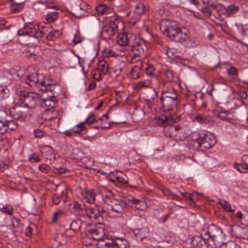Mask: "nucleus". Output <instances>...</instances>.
I'll return each instance as SVG.
<instances>
[{"mask_svg":"<svg viewBox=\"0 0 248 248\" xmlns=\"http://www.w3.org/2000/svg\"><path fill=\"white\" fill-rule=\"evenodd\" d=\"M202 234L208 239V245L212 248L217 247L224 243L225 234L219 227L215 224L209 225L202 230Z\"/></svg>","mask_w":248,"mask_h":248,"instance_id":"obj_1","label":"nucleus"},{"mask_svg":"<svg viewBox=\"0 0 248 248\" xmlns=\"http://www.w3.org/2000/svg\"><path fill=\"white\" fill-rule=\"evenodd\" d=\"M45 26L43 25H36L33 22H28L24 27L18 30L19 36L27 35L38 39L43 37L46 34Z\"/></svg>","mask_w":248,"mask_h":248,"instance_id":"obj_2","label":"nucleus"},{"mask_svg":"<svg viewBox=\"0 0 248 248\" xmlns=\"http://www.w3.org/2000/svg\"><path fill=\"white\" fill-rule=\"evenodd\" d=\"M121 17L112 16L102 27L101 36L103 39L108 40L115 35L118 31V26L121 23Z\"/></svg>","mask_w":248,"mask_h":248,"instance_id":"obj_3","label":"nucleus"},{"mask_svg":"<svg viewBox=\"0 0 248 248\" xmlns=\"http://www.w3.org/2000/svg\"><path fill=\"white\" fill-rule=\"evenodd\" d=\"M16 93L20 96L19 99L23 101L26 104L25 107H28V104L34 105L35 103L36 100H38L39 103L43 108L46 106V99L42 98V94H36L32 92H28L25 90H22L20 89L16 90Z\"/></svg>","mask_w":248,"mask_h":248,"instance_id":"obj_4","label":"nucleus"},{"mask_svg":"<svg viewBox=\"0 0 248 248\" xmlns=\"http://www.w3.org/2000/svg\"><path fill=\"white\" fill-rule=\"evenodd\" d=\"M159 28L163 34L170 38L179 28L175 21L163 19L159 24Z\"/></svg>","mask_w":248,"mask_h":248,"instance_id":"obj_5","label":"nucleus"},{"mask_svg":"<svg viewBox=\"0 0 248 248\" xmlns=\"http://www.w3.org/2000/svg\"><path fill=\"white\" fill-rule=\"evenodd\" d=\"M50 184L52 186L53 189H56V193L53 195L52 197L53 204L57 205L61 201H63L65 203L68 194L67 187L64 185H57L52 183Z\"/></svg>","mask_w":248,"mask_h":248,"instance_id":"obj_6","label":"nucleus"},{"mask_svg":"<svg viewBox=\"0 0 248 248\" xmlns=\"http://www.w3.org/2000/svg\"><path fill=\"white\" fill-rule=\"evenodd\" d=\"M30 109L21 106H17L10 109L11 116L21 122L25 121L31 116Z\"/></svg>","mask_w":248,"mask_h":248,"instance_id":"obj_7","label":"nucleus"},{"mask_svg":"<svg viewBox=\"0 0 248 248\" xmlns=\"http://www.w3.org/2000/svg\"><path fill=\"white\" fill-rule=\"evenodd\" d=\"M211 6L217 12H221L222 14L227 17L232 16L239 10V7L233 4L227 7H225L220 4H212Z\"/></svg>","mask_w":248,"mask_h":248,"instance_id":"obj_8","label":"nucleus"},{"mask_svg":"<svg viewBox=\"0 0 248 248\" xmlns=\"http://www.w3.org/2000/svg\"><path fill=\"white\" fill-rule=\"evenodd\" d=\"M189 248H202L204 246H208V239L202 234V230L200 235H195L188 239Z\"/></svg>","mask_w":248,"mask_h":248,"instance_id":"obj_9","label":"nucleus"},{"mask_svg":"<svg viewBox=\"0 0 248 248\" xmlns=\"http://www.w3.org/2000/svg\"><path fill=\"white\" fill-rule=\"evenodd\" d=\"M200 148L209 149L216 144V138L213 135L209 132L201 133Z\"/></svg>","mask_w":248,"mask_h":248,"instance_id":"obj_10","label":"nucleus"},{"mask_svg":"<svg viewBox=\"0 0 248 248\" xmlns=\"http://www.w3.org/2000/svg\"><path fill=\"white\" fill-rule=\"evenodd\" d=\"M48 152L49 157H47V159L50 160L51 164L56 170L55 172L59 173H65L66 170L62 167L61 164L58 163L60 160L59 155L54 153L51 147L47 146Z\"/></svg>","mask_w":248,"mask_h":248,"instance_id":"obj_11","label":"nucleus"},{"mask_svg":"<svg viewBox=\"0 0 248 248\" xmlns=\"http://www.w3.org/2000/svg\"><path fill=\"white\" fill-rule=\"evenodd\" d=\"M56 83L51 84L47 83V112L49 109L54 108L57 103L56 95L57 93L55 91Z\"/></svg>","mask_w":248,"mask_h":248,"instance_id":"obj_12","label":"nucleus"},{"mask_svg":"<svg viewBox=\"0 0 248 248\" xmlns=\"http://www.w3.org/2000/svg\"><path fill=\"white\" fill-rule=\"evenodd\" d=\"M174 129L173 135L174 136V140L177 141L185 140L191 134L190 129L188 127L176 125Z\"/></svg>","mask_w":248,"mask_h":248,"instance_id":"obj_13","label":"nucleus"},{"mask_svg":"<svg viewBox=\"0 0 248 248\" xmlns=\"http://www.w3.org/2000/svg\"><path fill=\"white\" fill-rule=\"evenodd\" d=\"M69 206L71 211L77 216L84 217L87 214V206L82 202H74Z\"/></svg>","mask_w":248,"mask_h":248,"instance_id":"obj_14","label":"nucleus"},{"mask_svg":"<svg viewBox=\"0 0 248 248\" xmlns=\"http://www.w3.org/2000/svg\"><path fill=\"white\" fill-rule=\"evenodd\" d=\"M189 38L188 30L186 28H179L175 33L170 38L177 42H184L187 41Z\"/></svg>","mask_w":248,"mask_h":248,"instance_id":"obj_15","label":"nucleus"},{"mask_svg":"<svg viewBox=\"0 0 248 248\" xmlns=\"http://www.w3.org/2000/svg\"><path fill=\"white\" fill-rule=\"evenodd\" d=\"M231 235L238 238L248 239V228L235 225L232 227Z\"/></svg>","mask_w":248,"mask_h":248,"instance_id":"obj_16","label":"nucleus"},{"mask_svg":"<svg viewBox=\"0 0 248 248\" xmlns=\"http://www.w3.org/2000/svg\"><path fill=\"white\" fill-rule=\"evenodd\" d=\"M88 235H91L92 239L98 241L104 236L105 233L103 228L98 226H93L86 229Z\"/></svg>","mask_w":248,"mask_h":248,"instance_id":"obj_17","label":"nucleus"},{"mask_svg":"<svg viewBox=\"0 0 248 248\" xmlns=\"http://www.w3.org/2000/svg\"><path fill=\"white\" fill-rule=\"evenodd\" d=\"M110 210L112 211L120 214L125 212L127 203L125 201L122 200H113L112 203L110 204Z\"/></svg>","mask_w":248,"mask_h":248,"instance_id":"obj_18","label":"nucleus"},{"mask_svg":"<svg viewBox=\"0 0 248 248\" xmlns=\"http://www.w3.org/2000/svg\"><path fill=\"white\" fill-rule=\"evenodd\" d=\"M160 101L162 107L165 111H170L173 110L177 106V99L164 97H160Z\"/></svg>","mask_w":248,"mask_h":248,"instance_id":"obj_19","label":"nucleus"},{"mask_svg":"<svg viewBox=\"0 0 248 248\" xmlns=\"http://www.w3.org/2000/svg\"><path fill=\"white\" fill-rule=\"evenodd\" d=\"M113 239L104 236L97 241L96 246L98 248H113Z\"/></svg>","mask_w":248,"mask_h":248,"instance_id":"obj_20","label":"nucleus"},{"mask_svg":"<svg viewBox=\"0 0 248 248\" xmlns=\"http://www.w3.org/2000/svg\"><path fill=\"white\" fill-rule=\"evenodd\" d=\"M133 233L138 240L142 241L149 236V232L147 228L144 227L141 229H136Z\"/></svg>","mask_w":248,"mask_h":248,"instance_id":"obj_21","label":"nucleus"},{"mask_svg":"<svg viewBox=\"0 0 248 248\" xmlns=\"http://www.w3.org/2000/svg\"><path fill=\"white\" fill-rule=\"evenodd\" d=\"M147 8L142 3H139L134 6V10L133 11L134 14V19L138 20L140 19V16L143 14Z\"/></svg>","mask_w":248,"mask_h":248,"instance_id":"obj_22","label":"nucleus"},{"mask_svg":"<svg viewBox=\"0 0 248 248\" xmlns=\"http://www.w3.org/2000/svg\"><path fill=\"white\" fill-rule=\"evenodd\" d=\"M110 174L115 178L116 182L122 184H127L128 179L126 175L120 171L111 172Z\"/></svg>","mask_w":248,"mask_h":248,"instance_id":"obj_23","label":"nucleus"},{"mask_svg":"<svg viewBox=\"0 0 248 248\" xmlns=\"http://www.w3.org/2000/svg\"><path fill=\"white\" fill-rule=\"evenodd\" d=\"M217 118L220 119L221 120L226 122H230L233 120L232 114L228 111H220L217 113L216 114Z\"/></svg>","mask_w":248,"mask_h":248,"instance_id":"obj_24","label":"nucleus"},{"mask_svg":"<svg viewBox=\"0 0 248 248\" xmlns=\"http://www.w3.org/2000/svg\"><path fill=\"white\" fill-rule=\"evenodd\" d=\"M87 214L91 218L97 219L100 217L99 210L98 209V206H94L93 207H87Z\"/></svg>","mask_w":248,"mask_h":248,"instance_id":"obj_25","label":"nucleus"},{"mask_svg":"<svg viewBox=\"0 0 248 248\" xmlns=\"http://www.w3.org/2000/svg\"><path fill=\"white\" fill-rule=\"evenodd\" d=\"M129 203L133 207L138 210H143L146 207V203L144 201L134 198L129 200Z\"/></svg>","mask_w":248,"mask_h":248,"instance_id":"obj_26","label":"nucleus"},{"mask_svg":"<svg viewBox=\"0 0 248 248\" xmlns=\"http://www.w3.org/2000/svg\"><path fill=\"white\" fill-rule=\"evenodd\" d=\"M113 240V248H126L128 245L126 239L123 238H116Z\"/></svg>","mask_w":248,"mask_h":248,"instance_id":"obj_27","label":"nucleus"},{"mask_svg":"<svg viewBox=\"0 0 248 248\" xmlns=\"http://www.w3.org/2000/svg\"><path fill=\"white\" fill-rule=\"evenodd\" d=\"M165 96L167 98L175 99H177L178 97L176 91L171 88L162 91L161 97H164Z\"/></svg>","mask_w":248,"mask_h":248,"instance_id":"obj_28","label":"nucleus"},{"mask_svg":"<svg viewBox=\"0 0 248 248\" xmlns=\"http://www.w3.org/2000/svg\"><path fill=\"white\" fill-rule=\"evenodd\" d=\"M83 198L89 203H93L95 201V194L92 190H85L82 192Z\"/></svg>","mask_w":248,"mask_h":248,"instance_id":"obj_29","label":"nucleus"},{"mask_svg":"<svg viewBox=\"0 0 248 248\" xmlns=\"http://www.w3.org/2000/svg\"><path fill=\"white\" fill-rule=\"evenodd\" d=\"M61 35V32L59 30H56L50 31L48 35H47V40H49L50 42H47V45H52L51 42L56 41L57 39L60 37Z\"/></svg>","mask_w":248,"mask_h":248,"instance_id":"obj_30","label":"nucleus"},{"mask_svg":"<svg viewBox=\"0 0 248 248\" xmlns=\"http://www.w3.org/2000/svg\"><path fill=\"white\" fill-rule=\"evenodd\" d=\"M170 118L169 117L162 115L160 117H155V124L159 126H166L170 124Z\"/></svg>","mask_w":248,"mask_h":248,"instance_id":"obj_31","label":"nucleus"},{"mask_svg":"<svg viewBox=\"0 0 248 248\" xmlns=\"http://www.w3.org/2000/svg\"><path fill=\"white\" fill-rule=\"evenodd\" d=\"M38 82V75L37 73L28 74L27 78L25 83L29 86H32L36 85Z\"/></svg>","mask_w":248,"mask_h":248,"instance_id":"obj_32","label":"nucleus"},{"mask_svg":"<svg viewBox=\"0 0 248 248\" xmlns=\"http://www.w3.org/2000/svg\"><path fill=\"white\" fill-rule=\"evenodd\" d=\"M81 222L79 220H73L70 224L69 230L73 232V234L71 235H74V233L79 232L80 230Z\"/></svg>","mask_w":248,"mask_h":248,"instance_id":"obj_33","label":"nucleus"},{"mask_svg":"<svg viewBox=\"0 0 248 248\" xmlns=\"http://www.w3.org/2000/svg\"><path fill=\"white\" fill-rule=\"evenodd\" d=\"M129 41L126 34L122 33L118 35L117 38V43L121 46H126L129 45Z\"/></svg>","mask_w":248,"mask_h":248,"instance_id":"obj_34","label":"nucleus"},{"mask_svg":"<svg viewBox=\"0 0 248 248\" xmlns=\"http://www.w3.org/2000/svg\"><path fill=\"white\" fill-rule=\"evenodd\" d=\"M132 50L135 57L140 56L144 51L141 44L138 42H136L135 44L132 46Z\"/></svg>","mask_w":248,"mask_h":248,"instance_id":"obj_35","label":"nucleus"},{"mask_svg":"<svg viewBox=\"0 0 248 248\" xmlns=\"http://www.w3.org/2000/svg\"><path fill=\"white\" fill-rule=\"evenodd\" d=\"M108 63L106 61L101 60L98 61V67L97 68L100 70L102 74H106L108 71Z\"/></svg>","mask_w":248,"mask_h":248,"instance_id":"obj_36","label":"nucleus"},{"mask_svg":"<svg viewBox=\"0 0 248 248\" xmlns=\"http://www.w3.org/2000/svg\"><path fill=\"white\" fill-rule=\"evenodd\" d=\"M9 96V91L5 86H0V101L5 100Z\"/></svg>","mask_w":248,"mask_h":248,"instance_id":"obj_37","label":"nucleus"},{"mask_svg":"<svg viewBox=\"0 0 248 248\" xmlns=\"http://www.w3.org/2000/svg\"><path fill=\"white\" fill-rule=\"evenodd\" d=\"M28 71L26 69H20L16 72V75L18 79L22 82H24L27 78Z\"/></svg>","mask_w":248,"mask_h":248,"instance_id":"obj_38","label":"nucleus"},{"mask_svg":"<svg viewBox=\"0 0 248 248\" xmlns=\"http://www.w3.org/2000/svg\"><path fill=\"white\" fill-rule=\"evenodd\" d=\"M102 198L106 203L110 205L112 203V201L116 199L113 198V194L110 191L103 193Z\"/></svg>","mask_w":248,"mask_h":248,"instance_id":"obj_39","label":"nucleus"},{"mask_svg":"<svg viewBox=\"0 0 248 248\" xmlns=\"http://www.w3.org/2000/svg\"><path fill=\"white\" fill-rule=\"evenodd\" d=\"M189 148L193 149H198L200 148V138L199 139H188Z\"/></svg>","mask_w":248,"mask_h":248,"instance_id":"obj_40","label":"nucleus"},{"mask_svg":"<svg viewBox=\"0 0 248 248\" xmlns=\"http://www.w3.org/2000/svg\"><path fill=\"white\" fill-rule=\"evenodd\" d=\"M13 231L14 233L20 232L22 231V225L18 219H16L12 223Z\"/></svg>","mask_w":248,"mask_h":248,"instance_id":"obj_41","label":"nucleus"},{"mask_svg":"<svg viewBox=\"0 0 248 248\" xmlns=\"http://www.w3.org/2000/svg\"><path fill=\"white\" fill-rule=\"evenodd\" d=\"M140 73L141 67L136 65L132 69L130 74L132 78L135 79H136L140 77Z\"/></svg>","mask_w":248,"mask_h":248,"instance_id":"obj_42","label":"nucleus"},{"mask_svg":"<svg viewBox=\"0 0 248 248\" xmlns=\"http://www.w3.org/2000/svg\"><path fill=\"white\" fill-rule=\"evenodd\" d=\"M6 129H9L10 130H15L18 127L17 123L13 120H6L4 121Z\"/></svg>","mask_w":248,"mask_h":248,"instance_id":"obj_43","label":"nucleus"},{"mask_svg":"<svg viewBox=\"0 0 248 248\" xmlns=\"http://www.w3.org/2000/svg\"><path fill=\"white\" fill-rule=\"evenodd\" d=\"M24 54L28 58L35 56V47L32 46H28L24 49Z\"/></svg>","mask_w":248,"mask_h":248,"instance_id":"obj_44","label":"nucleus"},{"mask_svg":"<svg viewBox=\"0 0 248 248\" xmlns=\"http://www.w3.org/2000/svg\"><path fill=\"white\" fill-rule=\"evenodd\" d=\"M235 168L241 173H246L248 171V166L243 162L235 163Z\"/></svg>","mask_w":248,"mask_h":248,"instance_id":"obj_45","label":"nucleus"},{"mask_svg":"<svg viewBox=\"0 0 248 248\" xmlns=\"http://www.w3.org/2000/svg\"><path fill=\"white\" fill-rule=\"evenodd\" d=\"M220 248H239L240 246L233 241L223 243L220 246Z\"/></svg>","mask_w":248,"mask_h":248,"instance_id":"obj_46","label":"nucleus"},{"mask_svg":"<svg viewBox=\"0 0 248 248\" xmlns=\"http://www.w3.org/2000/svg\"><path fill=\"white\" fill-rule=\"evenodd\" d=\"M85 124V121L84 122H81L80 123H79V124H78L77 126L78 127V128H80V130H74L73 129H72V131H66L64 132L65 134L67 136H71V133L73 132V133H79L80 131H82L83 129H84L85 128V127H84V124Z\"/></svg>","mask_w":248,"mask_h":248,"instance_id":"obj_47","label":"nucleus"},{"mask_svg":"<svg viewBox=\"0 0 248 248\" xmlns=\"http://www.w3.org/2000/svg\"><path fill=\"white\" fill-rule=\"evenodd\" d=\"M102 73V72L97 68L93 69L92 72V75L93 78L98 81L101 79Z\"/></svg>","mask_w":248,"mask_h":248,"instance_id":"obj_48","label":"nucleus"},{"mask_svg":"<svg viewBox=\"0 0 248 248\" xmlns=\"http://www.w3.org/2000/svg\"><path fill=\"white\" fill-rule=\"evenodd\" d=\"M219 204L222 208L227 211L233 212L234 210L232 209V207L229 203L225 201L219 202Z\"/></svg>","mask_w":248,"mask_h":248,"instance_id":"obj_49","label":"nucleus"},{"mask_svg":"<svg viewBox=\"0 0 248 248\" xmlns=\"http://www.w3.org/2000/svg\"><path fill=\"white\" fill-rule=\"evenodd\" d=\"M2 213L8 215L12 216L14 214V209L11 206H6L1 209Z\"/></svg>","mask_w":248,"mask_h":248,"instance_id":"obj_50","label":"nucleus"},{"mask_svg":"<svg viewBox=\"0 0 248 248\" xmlns=\"http://www.w3.org/2000/svg\"><path fill=\"white\" fill-rule=\"evenodd\" d=\"M49 14H53V15H48L47 14V22L50 23L51 22H54L58 17L59 13L57 12H50Z\"/></svg>","mask_w":248,"mask_h":248,"instance_id":"obj_51","label":"nucleus"},{"mask_svg":"<svg viewBox=\"0 0 248 248\" xmlns=\"http://www.w3.org/2000/svg\"><path fill=\"white\" fill-rule=\"evenodd\" d=\"M211 4L208 5L207 6H205L201 9V11L203 13L205 16L209 17L212 15V11L210 7L213 8L211 6Z\"/></svg>","mask_w":248,"mask_h":248,"instance_id":"obj_52","label":"nucleus"},{"mask_svg":"<svg viewBox=\"0 0 248 248\" xmlns=\"http://www.w3.org/2000/svg\"><path fill=\"white\" fill-rule=\"evenodd\" d=\"M227 74L229 76L235 78L238 76V72L235 67L232 66L227 70Z\"/></svg>","mask_w":248,"mask_h":248,"instance_id":"obj_53","label":"nucleus"},{"mask_svg":"<svg viewBox=\"0 0 248 248\" xmlns=\"http://www.w3.org/2000/svg\"><path fill=\"white\" fill-rule=\"evenodd\" d=\"M108 9V7L103 4L99 5L96 7V10L99 15L104 14L107 12Z\"/></svg>","mask_w":248,"mask_h":248,"instance_id":"obj_54","label":"nucleus"},{"mask_svg":"<svg viewBox=\"0 0 248 248\" xmlns=\"http://www.w3.org/2000/svg\"><path fill=\"white\" fill-rule=\"evenodd\" d=\"M97 122V120L95 119L94 115L93 113H90L85 120V124H87L89 125Z\"/></svg>","mask_w":248,"mask_h":248,"instance_id":"obj_55","label":"nucleus"},{"mask_svg":"<svg viewBox=\"0 0 248 248\" xmlns=\"http://www.w3.org/2000/svg\"><path fill=\"white\" fill-rule=\"evenodd\" d=\"M102 53L103 56L106 57H113L115 55V52L108 48H104L102 51Z\"/></svg>","mask_w":248,"mask_h":248,"instance_id":"obj_56","label":"nucleus"},{"mask_svg":"<svg viewBox=\"0 0 248 248\" xmlns=\"http://www.w3.org/2000/svg\"><path fill=\"white\" fill-rule=\"evenodd\" d=\"M180 193L186 199L189 200L192 202H195V199L194 198V195L193 194H191L189 193L188 192H180Z\"/></svg>","mask_w":248,"mask_h":248,"instance_id":"obj_57","label":"nucleus"},{"mask_svg":"<svg viewBox=\"0 0 248 248\" xmlns=\"http://www.w3.org/2000/svg\"><path fill=\"white\" fill-rule=\"evenodd\" d=\"M174 127H170L165 131V135L167 137H170L174 140V136L173 135L174 132Z\"/></svg>","mask_w":248,"mask_h":248,"instance_id":"obj_58","label":"nucleus"},{"mask_svg":"<svg viewBox=\"0 0 248 248\" xmlns=\"http://www.w3.org/2000/svg\"><path fill=\"white\" fill-rule=\"evenodd\" d=\"M21 7L20 5L17 4H11L10 6V11L12 13H16L20 12Z\"/></svg>","mask_w":248,"mask_h":248,"instance_id":"obj_59","label":"nucleus"},{"mask_svg":"<svg viewBox=\"0 0 248 248\" xmlns=\"http://www.w3.org/2000/svg\"><path fill=\"white\" fill-rule=\"evenodd\" d=\"M146 74L149 76H152L153 74V72L155 71V68L152 65H147L145 68Z\"/></svg>","mask_w":248,"mask_h":248,"instance_id":"obj_60","label":"nucleus"},{"mask_svg":"<svg viewBox=\"0 0 248 248\" xmlns=\"http://www.w3.org/2000/svg\"><path fill=\"white\" fill-rule=\"evenodd\" d=\"M188 136H189L188 139H199L200 138H201V133L199 134L198 133L196 132H191V134L189 135Z\"/></svg>","mask_w":248,"mask_h":248,"instance_id":"obj_61","label":"nucleus"},{"mask_svg":"<svg viewBox=\"0 0 248 248\" xmlns=\"http://www.w3.org/2000/svg\"><path fill=\"white\" fill-rule=\"evenodd\" d=\"M7 131L4 122L0 121V135L4 134Z\"/></svg>","mask_w":248,"mask_h":248,"instance_id":"obj_62","label":"nucleus"},{"mask_svg":"<svg viewBox=\"0 0 248 248\" xmlns=\"http://www.w3.org/2000/svg\"><path fill=\"white\" fill-rule=\"evenodd\" d=\"M33 133L35 137L41 138L44 136L45 132L40 129H35L34 130Z\"/></svg>","mask_w":248,"mask_h":248,"instance_id":"obj_63","label":"nucleus"},{"mask_svg":"<svg viewBox=\"0 0 248 248\" xmlns=\"http://www.w3.org/2000/svg\"><path fill=\"white\" fill-rule=\"evenodd\" d=\"M29 160L31 162L35 163L39 161V156L36 154H32L29 157Z\"/></svg>","mask_w":248,"mask_h":248,"instance_id":"obj_64","label":"nucleus"}]
</instances>
